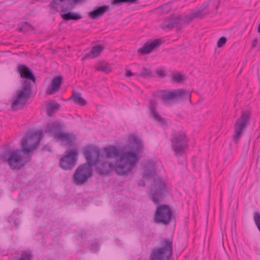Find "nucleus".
I'll list each match as a JSON object with an SVG mask.
<instances>
[{
	"instance_id": "1",
	"label": "nucleus",
	"mask_w": 260,
	"mask_h": 260,
	"mask_svg": "<svg viewBox=\"0 0 260 260\" xmlns=\"http://www.w3.org/2000/svg\"><path fill=\"white\" fill-rule=\"evenodd\" d=\"M129 149L126 150H118L114 146L104 148L102 152L106 159L115 158L116 164V173L118 175L125 176L132 172L141 158L140 153L143 151L142 141L133 137L132 141L128 145Z\"/></svg>"
},
{
	"instance_id": "2",
	"label": "nucleus",
	"mask_w": 260,
	"mask_h": 260,
	"mask_svg": "<svg viewBox=\"0 0 260 260\" xmlns=\"http://www.w3.org/2000/svg\"><path fill=\"white\" fill-rule=\"evenodd\" d=\"M17 71L21 78L25 79L22 82L20 89L16 91L15 95L12 98L11 109L17 110L23 108L31 93V82H36V78L32 71L25 65L18 64Z\"/></svg>"
},
{
	"instance_id": "3",
	"label": "nucleus",
	"mask_w": 260,
	"mask_h": 260,
	"mask_svg": "<svg viewBox=\"0 0 260 260\" xmlns=\"http://www.w3.org/2000/svg\"><path fill=\"white\" fill-rule=\"evenodd\" d=\"M83 153L87 162L79 166L73 175V182L77 185L84 184L91 179L93 166L92 154L98 157L100 155V152L94 148L85 149Z\"/></svg>"
},
{
	"instance_id": "4",
	"label": "nucleus",
	"mask_w": 260,
	"mask_h": 260,
	"mask_svg": "<svg viewBox=\"0 0 260 260\" xmlns=\"http://www.w3.org/2000/svg\"><path fill=\"white\" fill-rule=\"evenodd\" d=\"M43 131L39 130L31 132L23 138L20 143L22 152L24 154L32 155V152L35 150L40 144V141L43 138Z\"/></svg>"
},
{
	"instance_id": "5",
	"label": "nucleus",
	"mask_w": 260,
	"mask_h": 260,
	"mask_svg": "<svg viewBox=\"0 0 260 260\" xmlns=\"http://www.w3.org/2000/svg\"><path fill=\"white\" fill-rule=\"evenodd\" d=\"M91 148H94L100 152V155L98 157L95 154H92L93 166H95V170L99 175H109L113 171L116 173V164L110 163L108 160H104L103 154L97 147L90 146L86 149Z\"/></svg>"
},
{
	"instance_id": "6",
	"label": "nucleus",
	"mask_w": 260,
	"mask_h": 260,
	"mask_svg": "<svg viewBox=\"0 0 260 260\" xmlns=\"http://www.w3.org/2000/svg\"><path fill=\"white\" fill-rule=\"evenodd\" d=\"M21 148L11 151L9 156L6 157L4 161L9 165L12 170H19L31 160V155L24 154L22 155Z\"/></svg>"
},
{
	"instance_id": "7",
	"label": "nucleus",
	"mask_w": 260,
	"mask_h": 260,
	"mask_svg": "<svg viewBox=\"0 0 260 260\" xmlns=\"http://www.w3.org/2000/svg\"><path fill=\"white\" fill-rule=\"evenodd\" d=\"M173 254V242L171 239H164L160 246L153 249L150 260H169Z\"/></svg>"
},
{
	"instance_id": "8",
	"label": "nucleus",
	"mask_w": 260,
	"mask_h": 260,
	"mask_svg": "<svg viewBox=\"0 0 260 260\" xmlns=\"http://www.w3.org/2000/svg\"><path fill=\"white\" fill-rule=\"evenodd\" d=\"M160 96L165 104L169 101L187 100L191 102V93L182 89L162 91Z\"/></svg>"
},
{
	"instance_id": "9",
	"label": "nucleus",
	"mask_w": 260,
	"mask_h": 260,
	"mask_svg": "<svg viewBox=\"0 0 260 260\" xmlns=\"http://www.w3.org/2000/svg\"><path fill=\"white\" fill-rule=\"evenodd\" d=\"M167 192L165 183L162 179L158 178L150 188L149 196L152 202L157 204L161 201Z\"/></svg>"
},
{
	"instance_id": "10",
	"label": "nucleus",
	"mask_w": 260,
	"mask_h": 260,
	"mask_svg": "<svg viewBox=\"0 0 260 260\" xmlns=\"http://www.w3.org/2000/svg\"><path fill=\"white\" fill-rule=\"evenodd\" d=\"M173 217V212L169 206L161 205L157 207L154 215V221L156 223L168 225Z\"/></svg>"
},
{
	"instance_id": "11",
	"label": "nucleus",
	"mask_w": 260,
	"mask_h": 260,
	"mask_svg": "<svg viewBox=\"0 0 260 260\" xmlns=\"http://www.w3.org/2000/svg\"><path fill=\"white\" fill-rule=\"evenodd\" d=\"M171 142V147L176 155L183 153L188 147V139L184 133L174 134Z\"/></svg>"
},
{
	"instance_id": "12",
	"label": "nucleus",
	"mask_w": 260,
	"mask_h": 260,
	"mask_svg": "<svg viewBox=\"0 0 260 260\" xmlns=\"http://www.w3.org/2000/svg\"><path fill=\"white\" fill-rule=\"evenodd\" d=\"M250 115V111H244L242 113L241 118L236 120L235 124V135L234 136L235 143H238L243 131L248 124Z\"/></svg>"
},
{
	"instance_id": "13",
	"label": "nucleus",
	"mask_w": 260,
	"mask_h": 260,
	"mask_svg": "<svg viewBox=\"0 0 260 260\" xmlns=\"http://www.w3.org/2000/svg\"><path fill=\"white\" fill-rule=\"evenodd\" d=\"M78 151L73 148L60 160V166L64 170H72L77 161Z\"/></svg>"
},
{
	"instance_id": "14",
	"label": "nucleus",
	"mask_w": 260,
	"mask_h": 260,
	"mask_svg": "<svg viewBox=\"0 0 260 260\" xmlns=\"http://www.w3.org/2000/svg\"><path fill=\"white\" fill-rule=\"evenodd\" d=\"M184 25V19L180 16H171L164 20L161 27L163 29L167 30L175 27L177 30H180Z\"/></svg>"
},
{
	"instance_id": "15",
	"label": "nucleus",
	"mask_w": 260,
	"mask_h": 260,
	"mask_svg": "<svg viewBox=\"0 0 260 260\" xmlns=\"http://www.w3.org/2000/svg\"><path fill=\"white\" fill-rule=\"evenodd\" d=\"M65 127L63 123L58 121H54L49 123L46 125L45 133H48L54 139H58V136L64 131Z\"/></svg>"
},
{
	"instance_id": "16",
	"label": "nucleus",
	"mask_w": 260,
	"mask_h": 260,
	"mask_svg": "<svg viewBox=\"0 0 260 260\" xmlns=\"http://www.w3.org/2000/svg\"><path fill=\"white\" fill-rule=\"evenodd\" d=\"M76 4L73 0H53L50 6L56 11L67 12L72 10Z\"/></svg>"
},
{
	"instance_id": "17",
	"label": "nucleus",
	"mask_w": 260,
	"mask_h": 260,
	"mask_svg": "<svg viewBox=\"0 0 260 260\" xmlns=\"http://www.w3.org/2000/svg\"><path fill=\"white\" fill-rule=\"evenodd\" d=\"M144 168L145 169L142 173L144 179H149L153 178L155 174V167L154 163L150 161H146L144 164Z\"/></svg>"
},
{
	"instance_id": "18",
	"label": "nucleus",
	"mask_w": 260,
	"mask_h": 260,
	"mask_svg": "<svg viewBox=\"0 0 260 260\" xmlns=\"http://www.w3.org/2000/svg\"><path fill=\"white\" fill-rule=\"evenodd\" d=\"M62 81L63 78L61 76L54 77L46 90V93L48 94H54L59 89Z\"/></svg>"
},
{
	"instance_id": "19",
	"label": "nucleus",
	"mask_w": 260,
	"mask_h": 260,
	"mask_svg": "<svg viewBox=\"0 0 260 260\" xmlns=\"http://www.w3.org/2000/svg\"><path fill=\"white\" fill-rule=\"evenodd\" d=\"M162 42L160 40L156 39L151 43H146L144 46L138 49V52L142 54H148L158 48Z\"/></svg>"
},
{
	"instance_id": "20",
	"label": "nucleus",
	"mask_w": 260,
	"mask_h": 260,
	"mask_svg": "<svg viewBox=\"0 0 260 260\" xmlns=\"http://www.w3.org/2000/svg\"><path fill=\"white\" fill-rule=\"evenodd\" d=\"M149 110L150 111L151 116L157 122L160 124L164 123V119L156 111V108L157 103L155 100H151L149 101Z\"/></svg>"
},
{
	"instance_id": "21",
	"label": "nucleus",
	"mask_w": 260,
	"mask_h": 260,
	"mask_svg": "<svg viewBox=\"0 0 260 260\" xmlns=\"http://www.w3.org/2000/svg\"><path fill=\"white\" fill-rule=\"evenodd\" d=\"M108 10L109 7L107 6L96 7L92 11L88 12V16L93 19H96L102 17Z\"/></svg>"
},
{
	"instance_id": "22",
	"label": "nucleus",
	"mask_w": 260,
	"mask_h": 260,
	"mask_svg": "<svg viewBox=\"0 0 260 260\" xmlns=\"http://www.w3.org/2000/svg\"><path fill=\"white\" fill-rule=\"evenodd\" d=\"M58 137V140L64 142L67 145H71L76 139L74 134L66 133L64 131L61 135H59Z\"/></svg>"
},
{
	"instance_id": "23",
	"label": "nucleus",
	"mask_w": 260,
	"mask_h": 260,
	"mask_svg": "<svg viewBox=\"0 0 260 260\" xmlns=\"http://www.w3.org/2000/svg\"><path fill=\"white\" fill-rule=\"evenodd\" d=\"M207 13H202L199 10L193 12L187 15L184 18V23L187 25L189 22L196 18L202 19L203 18Z\"/></svg>"
},
{
	"instance_id": "24",
	"label": "nucleus",
	"mask_w": 260,
	"mask_h": 260,
	"mask_svg": "<svg viewBox=\"0 0 260 260\" xmlns=\"http://www.w3.org/2000/svg\"><path fill=\"white\" fill-rule=\"evenodd\" d=\"M69 100H72L74 103L80 106H85L86 104V101L82 98L81 93L76 91L73 92Z\"/></svg>"
},
{
	"instance_id": "25",
	"label": "nucleus",
	"mask_w": 260,
	"mask_h": 260,
	"mask_svg": "<svg viewBox=\"0 0 260 260\" xmlns=\"http://www.w3.org/2000/svg\"><path fill=\"white\" fill-rule=\"evenodd\" d=\"M103 48L101 46H93L91 50L90 53L86 54L85 56L83 58V59L84 60L89 58H95L98 56L100 53L103 51Z\"/></svg>"
},
{
	"instance_id": "26",
	"label": "nucleus",
	"mask_w": 260,
	"mask_h": 260,
	"mask_svg": "<svg viewBox=\"0 0 260 260\" xmlns=\"http://www.w3.org/2000/svg\"><path fill=\"white\" fill-rule=\"evenodd\" d=\"M60 107L59 104L54 101L50 102L47 107V115L51 116L56 111L58 110Z\"/></svg>"
},
{
	"instance_id": "27",
	"label": "nucleus",
	"mask_w": 260,
	"mask_h": 260,
	"mask_svg": "<svg viewBox=\"0 0 260 260\" xmlns=\"http://www.w3.org/2000/svg\"><path fill=\"white\" fill-rule=\"evenodd\" d=\"M61 17L66 21H69L71 20H77L82 18V16L80 15L73 13L70 12L61 14Z\"/></svg>"
},
{
	"instance_id": "28",
	"label": "nucleus",
	"mask_w": 260,
	"mask_h": 260,
	"mask_svg": "<svg viewBox=\"0 0 260 260\" xmlns=\"http://www.w3.org/2000/svg\"><path fill=\"white\" fill-rule=\"evenodd\" d=\"M34 28L28 23H24L18 28L19 31L27 33L29 30H33Z\"/></svg>"
},
{
	"instance_id": "29",
	"label": "nucleus",
	"mask_w": 260,
	"mask_h": 260,
	"mask_svg": "<svg viewBox=\"0 0 260 260\" xmlns=\"http://www.w3.org/2000/svg\"><path fill=\"white\" fill-rule=\"evenodd\" d=\"M96 70L105 73H109L111 71V68L109 64H100L96 68Z\"/></svg>"
},
{
	"instance_id": "30",
	"label": "nucleus",
	"mask_w": 260,
	"mask_h": 260,
	"mask_svg": "<svg viewBox=\"0 0 260 260\" xmlns=\"http://www.w3.org/2000/svg\"><path fill=\"white\" fill-rule=\"evenodd\" d=\"M138 0H112V3L114 5H120L124 3L129 4H137Z\"/></svg>"
},
{
	"instance_id": "31",
	"label": "nucleus",
	"mask_w": 260,
	"mask_h": 260,
	"mask_svg": "<svg viewBox=\"0 0 260 260\" xmlns=\"http://www.w3.org/2000/svg\"><path fill=\"white\" fill-rule=\"evenodd\" d=\"M184 80V76L180 73L175 74L172 76V80L173 82H176L180 83Z\"/></svg>"
},
{
	"instance_id": "32",
	"label": "nucleus",
	"mask_w": 260,
	"mask_h": 260,
	"mask_svg": "<svg viewBox=\"0 0 260 260\" xmlns=\"http://www.w3.org/2000/svg\"><path fill=\"white\" fill-rule=\"evenodd\" d=\"M139 76L148 78L152 76V72L149 69L144 68L142 72L139 73Z\"/></svg>"
},
{
	"instance_id": "33",
	"label": "nucleus",
	"mask_w": 260,
	"mask_h": 260,
	"mask_svg": "<svg viewBox=\"0 0 260 260\" xmlns=\"http://www.w3.org/2000/svg\"><path fill=\"white\" fill-rule=\"evenodd\" d=\"M254 220L255 224L257 228L260 231V213L257 212H255L254 213Z\"/></svg>"
},
{
	"instance_id": "34",
	"label": "nucleus",
	"mask_w": 260,
	"mask_h": 260,
	"mask_svg": "<svg viewBox=\"0 0 260 260\" xmlns=\"http://www.w3.org/2000/svg\"><path fill=\"white\" fill-rule=\"evenodd\" d=\"M161 9L162 13L167 14L169 13L171 9V5L170 4L164 5L161 7Z\"/></svg>"
},
{
	"instance_id": "35",
	"label": "nucleus",
	"mask_w": 260,
	"mask_h": 260,
	"mask_svg": "<svg viewBox=\"0 0 260 260\" xmlns=\"http://www.w3.org/2000/svg\"><path fill=\"white\" fill-rule=\"evenodd\" d=\"M227 39L224 37H221L218 41L217 46L218 47H221L226 43Z\"/></svg>"
},
{
	"instance_id": "36",
	"label": "nucleus",
	"mask_w": 260,
	"mask_h": 260,
	"mask_svg": "<svg viewBox=\"0 0 260 260\" xmlns=\"http://www.w3.org/2000/svg\"><path fill=\"white\" fill-rule=\"evenodd\" d=\"M209 6V2H206L204 3L199 8L198 10H199L201 12L204 13L203 11L205 10Z\"/></svg>"
},
{
	"instance_id": "37",
	"label": "nucleus",
	"mask_w": 260,
	"mask_h": 260,
	"mask_svg": "<svg viewBox=\"0 0 260 260\" xmlns=\"http://www.w3.org/2000/svg\"><path fill=\"white\" fill-rule=\"evenodd\" d=\"M18 260H30L29 255L28 254H23Z\"/></svg>"
},
{
	"instance_id": "38",
	"label": "nucleus",
	"mask_w": 260,
	"mask_h": 260,
	"mask_svg": "<svg viewBox=\"0 0 260 260\" xmlns=\"http://www.w3.org/2000/svg\"><path fill=\"white\" fill-rule=\"evenodd\" d=\"M258 41H259V40L257 38H256L253 40V41L252 42V46L253 48L255 47L257 45V44Z\"/></svg>"
},
{
	"instance_id": "39",
	"label": "nucleus",
	"mask_w": 260,
	"mask_h": 260,
	"mask_svg": "<svg viewBox=\"0 0 260 260\" xmlns=\"http://www.w3.org/2000/svg\"><path fill=\"white\" fill-rule=\"evenodd\" d=\"M133 75V73L130 70H126V76L127 77L132 76Z\"/></svg>"
},
{
	"instance_id": "40",
	"label": "nucleus",
	"mask_w": 260,
	"mask_h": 260,
	"mask_svg": "<svg viewBox=\"0 0 260 260\" xmlns=\"http://www.w3.org/2000/svg\"><path fill=\"white\" fill-rule=\"evenodd\" d=\"M138 184H139V185H140L141 186H142V187L145 186V183H144V181H143V180L140 181Z\"/></svg>"
},
{
	"instance_id": "41",
	"label": "nucleus",
	"mask_w": 260,
	"mask_h": 260,
	"mask_svg": "<svg viewBox=\"0 0 260 260\" xmlns=\"http://www.w3.org/2000/svg\"><path fill=\"white\" fill-rule=\"evenodd\" d=\"M257 30H258V32L260 34V23H259V24L258 25Z\"/></svg>"
},
{
	"instance_id": "42",
	"label": "nucleus",
	"mask_w": 260,
	"mask_h": 260,
	"mask_svg": "<svg viewBox=\"0 0 260 260\" xmlns=\"http://www.w3.org/2000/svg\"><path fill=\"white\" fill-rule=\"evenodd\" d=\"M242 70V69H241V70H240V73H241Z\"/></svg>"
},
{
	"instance_id": "43",
	"label": "nucleus",
	"mask_w": 260,
	"mask_h": 260,
	"mask_svg": "<svg viewBox=\"0 0 260 260\" xmlns=\"http://www.w3.org/2000/svg\"><path fill=\"white\" fill-rule=\"evenodd\" d=\"M159 75V76H162V75H161V74H160Z\"/></svg>"
},
{
	"instance_id": "44",
	"label": "nucleus",
	"mask_w": 260,
	"mask_h": 260,
	"mask_svg": "<svg viewBox=\"0 0 260 260\" xmlns=\"http://www.w3.org/2000/svg\"><path fill=\"white\" fill-rule=\"evenodd\" d=\"M159 75V76H162V75H161V74H160Z\"/></svg>"
}]
</instances>
